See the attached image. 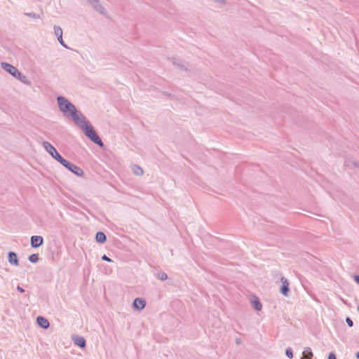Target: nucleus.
Masks as SVG:
<instances>
[{
	"label": "nucleus",
	"instance_id": "nucleus-5",
	"mask_svg": "<svg viewBox=\"0 0 359 359\" xmlns=\"http://www.w3.org/2000/svg\"><path fill=\"white\" fill-rule=\"evenodd\" d=\"M61 164L65 167L67 169H68L69 171L75 174L76 175L79 177H82L84 175L83 170L76 165L69 162L66 159L64 158V160L62 161Z\"/></svg>",
	"mask_w": 359,
	"mask_h": 359
},
{
	"label": "nucleus",
	"instance_id": "nucleus-16",
	"mask_svg": "<svg viewBox=\"0 0 359 359\" xmlns=\"http://www.w3.org/2000/svg\"><path fill=\"white\" fill-rule=\"evenodd\" d=\"M96 241L99 243H104L106 241V236L103 232H97L95 236Z\"/></svg>",
	"mask_w": 359,
	"mask_h": 359
},
{
	"label": "nucleus",
	"instance_id": "nucleus-27",
	"mask_svg": "<svg viewBox=\"0 0 359 359\" xmlns=\"http://www.w3.org/2000/svg\"><path fill=\"white\" fill-rule=\"evenodd\" d=\"M328 359H337L335 354L334 353H330Z\"/></svg>",
	"mask_w": 359,
	"mask_h": 359
},
{
	"label": "nucleus",
	"instance_id": "nucleus-6",
	"mask_svg": "<svg viewBox=\"0 0 359 359\" xmlns=\"http://www.w3.org/2000/svg\"><path fill=\"white\" fill-rule=\"evenodd\" d=\"M93 8L102 15H105L107 11L99 0H86Z\"/></svg>",
	"mask_w": 359,
	"mask_h": 359
},
{
	"label": "nucleus",
	"instance_id": "nucleus-28",
	"mask_svg": "<svg viewBox=\"0 0 359 359\" xmlns=\"http://www.w3.org/2000/svg\"><path fill=\"white\" fill-rule=\"evenodd\" d=\"M17 290H18V291H19L21 293L25 292V290L22 287H21L20 285H18Z\"/></svg>",
	"mask_w": 359,
	"mask_h": 359
},
{
	"label": "nucleus",
	"instance_id": "nucleus-21",
	"mask_svg": "<svg viewBox=\"0 0 359 359\" xmlns=\"http://www.w3.org/2000/svg\"><path fill=\"white\" fill-rule=\"evenodd\" d=\"M156 277L161 280H165L168 279V275L164 272L158 273Z\"/></svg>",
	"mask_w": 359,
	"mask_h": 359
},
{
	"label": "nucleus",
	"instance_id": "nucleus-18",
	"mask_svg": "<svg viewBox=\"0 0 359 359\" xmlns=\"http://www.w3.org/2000/svg\"><path fill=\"white\" fill-rule=\"evenodd\" d=\"M133 172L137 176H142L144 173L143 170L137 165H133L132 166Z\"/></svg>",
	"mask_w": 359,
	"mask_h": 359
},
{
	"label": "nucleus",
	"instance_id": "nucleus-17",
	"mask_svg": "<svg viewBox=\"0 0 359 359\" xmlns=\"http://www.w3.org/2000/svg\"><path fill=\"white\" fill-rule=\"evenodd\" d=\"M313 357V352L309 347H306L303 351L302 359H311Z\"/></svg>",
	"mask_w": 359,
	"mask_h": 359
},
{
	"label": "nucleus",
	"instance_id": "nucleus-22",
	"mask_svg": "<svg viewBox=\"0 0 359 359\" xmlns=\"http://www.w3.org/2000/svg\"><path fill=\"white\" fill-rule=\"evenodd\" d=\"M29 262H31L32 263L37 262L39 260L38 255L37 254H32L31 255L29 256Z\"/></svg>",
	"mask_w": 359,
	"mask_h": 359
},
{
	"label": "nucleus",
	"instance_id": "nucleus-33",
	"mask_svg": "<svg viewBox=\"0 0 359 359\" xmlns=\"http://www.w3.org/2000/svg\"><path fill=\"white\" fill-rule=\"evenodd\" d=\"M358 311L359 312V306H358Z\"/></svg>",
	"mask_w": 359,
	"mask_h": 359
},
{
	"label": "nucleus",
	"instance_id": "nucleus-30",
	"mask_svg": "<svg viewBox=\"0 0 359 359\" xmlns=\"http://www.w3.org/2000/svg\"><path fill=\"white\" fill-rule=\"evenodd\" d=\"M354 280L355 281L359 284V276L358 275H355L354 276Z\"/></svg>",
	"mask_w": 359,
	"mask_h": 359
},
{
	"label": "nucleus",
	"instance_id": "nucleus-12",
	"mask_svg": "<svg viewBox=\"0 0 359 359\" xmlns=\"http://www.w3.org/2000/svg\"><path fill=\"white\" fill-rule=\"evenodd\" d=\"M133 307L135 309H137V310L140 311L142 310L146 305V302L144 300L142 299L141 298H136L133 301Z\"/></svg>",
	"mask_w": 359,
	"mask_h": 359
},
{
	"label": "nucleus",
	"instance_id": "nucleus-8",
	"mask_svg": "<svg viewBox=\"0 0 359 359\" xmlns=\"http://www.w3.org/2000/svg\"><path fill=\"white\" fill-rule=\"evenodd\" d=\"M43 243V238L41 236H32L30 238L31 246L34 248L40 247Z\"/></svg>",
	"mask_w": 359,
	"mask_h": 359
},
{
	"label": "nucleus",
	"instance_id": "nucleus-20",
	"mask_svg": "<svg viewBox=\"0 0 359 359\" xmlns=\"http://www.w3.org/2000/svg\"><path fill=\"white\" fill-rule=\"evenodd\" d=\"M172 64L177 67L181 70H186L184 66L181 63L180 60L177 58H172L171 60Z\"/></svg>",
	"mask_w": 359,
	"mask_h": 359
},
{
	"label": "nucleus",
	"instance_id": "nucleus-32",
	"mask_svg": "<svg viewBox=\"0 0 359 359\" xmlns=\"http://www.w3.org/2000/svg\"><path fill=\"white\" fill-rule=\"evenodd\" d=\"M236 344H240V339H237L236 341Z\"/></svg>",
	"mask_w": 359,
	"mask_h": 359
},
{
	"label": "nucleus",
	"instance_id": "nucleus-11",
	"mask_svg": "<svg viewBox=\"0 0 359 359\" xmlns=\"http://www.w3.org/2000/svg\"><path fill=\"white\" fill-rule=\"evenodd\" d=\"M72 340L75 345L84 348L86 346V340L83 337L75 335L72 337Z\"/></svg>",
	"mask_w": 359,
	"mask_h": 359
},
{
	"label": "nucleus",
	"instance_id": "nucleus-2",
	"mask_svg": "<svg viewBox=\"0 0 359 359\" xmlns=\"http://www.w3.org/2000/svg\"><path fill=\"white\" fill-rule=\"evenodd\" d=\"M84 135L88 137L92 142L97 144V145L102 147L103 142L100 137L97 135L95 130L90 123L86 125L83 128L81 129Z\"/></svg>",
	"mask_w": 359,
	"mask_h": 359
},
{
	"label": "nucleus",
	"instance_id": "nucleus-19",
	"mask_svg": "<svg viewBox=\"0 0 359 359\" xmlns=\"http://www.w3.org/2000/svg\"><path fill=\"white\" fill-rule=\"evenodd\" d=\"M252 306L257 311H261L262 308V304L257 298L252 301Z\"/></svg>",
	"mask_w": 359,
	"mask_h": 359
},
{
	"label": "nucleus",
	"instance_id": "nucleus-10",
	"mask_svg": "<svg viewBox=\"0 0 359 359\" xmlns=\"http://www.w3.org/2000/svg\"><path fill=\"white\" fill-rule=\"evenodd\" d=\"M54 33L57 36L59 43L64 47L67 48V45L65 43L62 39V29L60 27L55 25L54 26Z\"/></svg>",
	"mask_w": 359,
	"mask_h": 359
},
{
	"label": "nucleus",
	"instance_id": "nucleus-1",
	"mask_svg": "<svg viewBox=\"0 0 359 359\" xmlns=\"http://www.w3.org/2000/svg\"><path fill=\"white\" fill-rule=\"evenodd\" d=\"M57 102L60 110L66 117H70L72 113L76 110L75 106L63 96L57 97Z\"/></svg>",
	"mask_w": 359,
	"mask_h": 359
},
{
	"label": "nucleus",
	"instance_id": "nucleus-13",
	"mask_svg": "<svg viewBox=\"0 0 359 359\" xmlns=\"http://www.w3.org/2000/svg\"><path fill=\"white\" fill-rule=\"evenodd\" d=\"M36 320L39 325L42 328L47 329L50 325L48 320L42 316L37 317Z\"/></svg>",
	"mask_w": 359,
	"mask_h": 359
},
{
	"label": "nucleus",
	"instance_id": "nucleus-3",
	"mask_svg": "<svg viewBox=\"0 0 359 359\" xmlns=\"http://www.w3.org/2000/svg\"><path fill=\"white\" fill-rule=\"evenodd\" d=\"M70 117L74 123L81 129L83 128L86 125L89 123L83 114L79 111L77 109L72 113Z\"/></svg>",
	"mask_w": 359,
	"mask_h": 359
},
{
	"label": "nucleus",
	"instance_id": "nucleus-9",
	"mask_svg": "<svg viewBox=\"0 0 359 359\" xmlns=\"http://www.w3.org/2000/svg\"><path fill=\"white\" fill-rule=\"evenodd\" d=\"M280 281L282 283V286L280 287V292L282 294H283L285 297H288V292L290 290L289 289V281L287 278L282 277L280 278Z\"/></svg>",
	"mask_w": 359,
	"mask_h": 359
},
{
	"label": "nucleus",
	"instance_id": "nucleus-29",
	"mask_svg": "<svg viewBox=\"0 0 359 359\" xmlns=\"http://www.w3.org/2000/svg\"><path fill=\"white\" fill-rule=\"evenodd\" d=\"M348 166H351V167H356L357 166V163L355 161H353L351 162V165H347Z\"/></svg>",
	"mask_w": 359,
	"mask_h": 359
},
{
	"label": "nucleus",
	"instance_id": "nucleus-25",
	"mask_svg": "<svg viewBox=\"0 0 359 359\" xmlns=\"http://www.w3.org/2000/svg\"><path fill=\"white\" fill-rule=\"evenodd\" d=\"M346 322L349 327H352L353 325V320L349 317L346 318Z\"/></svg>",
	"mask_w": 359,
	"mask_h": 359
},
{
	"label": "nucleus",
	"instance_id": "nucleus-15",
	"mask_svg": "<svg viewBox=\"0 0 359 359\" xmlns=\"http://www.w3.org/2000/svg\"><path fill=\"white\" fill-rule=\"evenodd\" d=\"M15 78L26 85H30V81L27 79V76L18 72Z\"/></svg>",
	"mask_w": 359,
	"mask_h": 359
},
{
	"label": "nucleus",
	"instance_id": "nucleus-4",
	"mask_svg": "<svg viewBox=\"0 0 359 359\" xmlns=\"http://www.w3.org/2000/svg\"><path fill=\"white\" fill-rule=\"evenodd\" d=\"M43 147L44 149L56 161L60 162V163L64 160V158L60 155L55 148L48 142H43Z\"/></svg>",
	"mask_w": 359,
	"mask_h": 359
},
{
	"label": "nucleus",
	"instance_id": "nucleus-24",
	"mask_svg": "<svg viewBox=\"0 0 359 359\" xmlns=\"http://www.w3.org/2000/svg\"><path fill=\"white\" fill-rule=\"evenodd\" d=\"M25 15L29 17L33 18H40L39 15L36 13H25Z\"/></svg>",
	"mask_w": 359,
	"mask_h": 359
},
{
	"label": "nucleus",
	"instance_id": "nucleus-7",
	"mask_svg": "<svg viewBox=\"0 0 359 359\" xmlns=\"http://www.w3.org/2000/svg\"><path fill=\"white\" fill-rule=\"evenodd\" d=\"M1 65L6 72H8L15 78L19 72V70L15 67L7 62H1Z\"/></svg>",
	"mask_w": 359,
	"mask_h": 359
},
{
	"label": "nucleus",
	"instance_id": "nucleus-14",
	"mask_svg": "<svg viewBox=\"0 0 359 359\" xmlns=\"http://www.w3.org/2000/svg\"><path fill=\"white\" fill-rule=\"evenodd\" d=\"M8 262L11 264L18 266V259L16 253L13 252H10L8 253Z\"/></svg>",
	"mask_w": 359,
	"mask_h": 359
},
{
	"label": "nucleus",
	"instance_id": "nucleus-31",
	"mask_svg": "<svg viewBox=\"0 0 359 359\" xmlns=\"http://www.w3.org/2000/svg\"><path fill=\"white\" fill-rule=\"evenodd\" d=\"M355 356L357 358L359 359V351H358L356 353H355Z\"/></svg>",
	"mask_w": 359,
	"mask_h": 359
},
{
	"label": "nucleus",
	"instance_id": "nucleus-23",
	"mask_svg": "<svg viewBox=\"0 0 359 359\" xmlns=\"http://www.w3.org/2000/svg\"><path fill=\"white\" fill-rule=\"evenodd\" d=\"M285 354L289 358H292L293 357V352L291 348H287L285 351Z\"/></svg>",
	"mask_w": 359,
	"mask_h": 359
},
{
	"label": "nucleus",
	"instance_id": "nucleus-26",
	"mask_svg": "<svg viewBox=\"0 0 359 359\" xmlns=\"http://www.w3.org/2000/svg\"><path fill=\"white\" fill-rule=\"evenodd\" d=\"M102 259L104 261L108 262H112V260L109 257H108L106 255H104L102 257Z\"/></svg>",
	"mask_w": 359,
	"mask_h": 359
}]
</instances>
